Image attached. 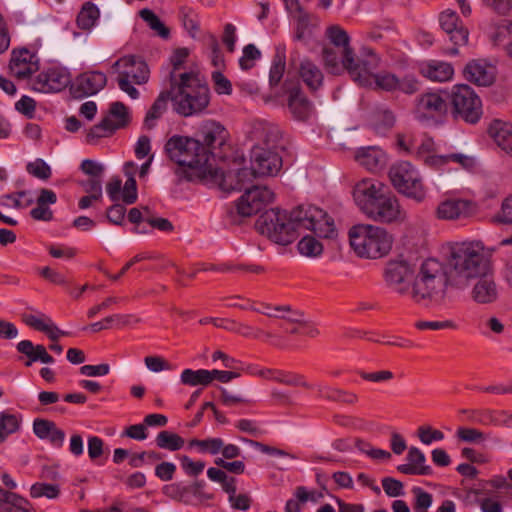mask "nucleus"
Instances as JSON below:
<instances>
[{
  "instance_id": "obj_35",
  "label": "nucleus",
  "mask_w": 512,
  "mask_h": 512,
  "mask_svg": "<svg viewBox=\"0 0 512 512\" xmlns=\"http://www.w3.org/2000/svg\"><path fill=\"white\" fill-rule=\"evenodd\" d=\"M206 483L203 480L195 481L189 485L181 486V500L185 505H198L205 500L212 499L211 494L204 491Z\"/></svg>"
},
{
  "instance_id": "obj_28",
  "label": "nucleus",
  "mask_w": 512,
  "mask_h": 512,
  "mask_svg": "<svg viewBox=\"0 0 512 512\" xmlns=\"http://www.w3.org/2000/svg\"><path fill=\"white\" fill-rule=\"evenodd\" d=\"M190 51L187 48H177L170 56V64L172 69L169 73L170 84L174 83L178 75L189 74L199 67L189 60Z\"/></svg>"
},
{
  "instance_id": "obj_42",
  "label": "nucleus",
  "mask_w": 512,
  "mask_h": 512,
  "mask_svg": "<svg viewBox=\"0 0 512 512\" xmlns=\"http://www.w3.org/2000/svg\"><path fill=\"white\" fill-rule=\"evenodd\" d=\"M20 428V419L15 414L7 412L0 413V444H2L8 436L17 432Z\"/></svg>"
},
{
  "instance_id": "obj_43",
  "label": "nucleus",
  "mask_w": 512,
  "mask_h": 512,
  "mask_svg": "<svg viewBox=\"0 0 512 512\" xmlns=\"http://www.w3.org/2000/svg\"><path fill=\"white\" fill-rule=\"evenodd\" d=\"M252 309L256 312L262 313L268 317L273 318H281L288 322H298L299 318L296 316H299L297 312H291L290 308L288 306H275L271 307L269 305H263V309L254 308Z\"/></svg>"
},
{
  "instance_id": "obj_6",
  "label": "nucleus",
  "mask_w": 512,
  "mask_h": 512,
  "mask_svg": "<svg viewBox=\"0 0 512 512\" xmlns=\"http://www.w3.org/2000/svg\"><path fill=\"white\" fill-rule=\"evenodd\" d=\"M450 285L449 273L443 263L435 258L423 261L411 285V299L420 305H441Z\"/></svg>"
},
{
  "instance_id": "obj_15",
  "label": "nucleus",
  "mask_w": 512,
  "mask_h": 512,
  "mask_svg": "<svg viewBox=\"0 0 512 512\" xmlns=\"http://www.w3.org/2000/svg\"><path fill=\"white\" fill-rule=\"evenodd\" d=\"M274 198V192L267 186H252L236 202V211L242 217H250L272 203Z\"/></svg>"
},
{
  "instance_id": "obj_24",
  "label": "nucleus",
  "mask_w": 512,
  "mask_h": 512,
  "mask_svg": "<svg viewBox=\"0 0 512 512\" xmlns=\"http://www.w3.org/2000/svg\"><path fill=\"white\" fill-rule=\"evenodd\" d=\"M227 131L220 123L207 120L203 122L197 132L202 145L208 149L209 156L216 147H221L227 139Z\"/></svg>"
},
{
  "instance_id": "obj_55",
  "label": "nucleus",
  "mask_w": 512,
  "mask_h": 512,
  "mask_svg": "<svg viewBox=\"0 0 512 512\" xmlns=\"http://www.w3.org/2000/svg\"><path fill=\"white\" fill-rule=\"evenodd\" d=\"M462 412L468 415L467 420L471 423L492 426V409L463 410Z\"/></svg>"
},
{
  "instance_id": "obj_21",
  "label": "nucleus",
  "mask_w": 512,
  "mask_h": 512,
  "mask_svg": "<svg viewBox=\"0 0 512 512\" xmlns=\"http://www.w3.org/2000/svg\"><path fill=\"white\" fill-rule=\"evenodd\" d=\"M285 89L288 94L287 106L292 117L299 121L309 119L313 114V105L302 89L298 85L289 86L288 83H285Z\"/></svg>"
},
{
  "instance_id": "obj_59",
  "label": "nucleus",
  "mask_w": 512,
  "mask_h": 512,
  "mask_svg": "<svg viewBox=\"0 0 512 512\" xmlns=\"http://www.w3.org/2000/svg\"><path fill=\"white\" fill-rule=\"evenodd\" d=\"M285 72V60L276 55L272 61V65L269 72V82L270 85L276 86L281 81Z\"/></svg>"
},
{
  "instance_id": "obj_32",
  "label": "nucleus",
  "mask_w": 512,
  "mask_h": 512,
  "mask_svg": "<svg viewBox=\"0 0 512 512\" xmlns=\"http://www.w3.org/2000/svg\"><path fill=\"white\" fill-rule=\"evenodd\" d=\"M488 133L506 153L512 154V125L499 119L491 122Z\"/></svg>"
},
{
  "instance_id": "obj_53",
  "label": "nucleus",
  "mask_w": 512,
  "mask_h": 512,
  "mask_svg": "<svg viewBox=\"0 0 512 512\" xmlns=\"http://www.w3.org/2000/svg\"><path fill=\"white\" fill-rule=\"evenodd\" d=\"M26 170L29 174L41 180L49 179L52 174L50 166L40 158L29 162L26 166Z\"/></svg>"
},
{
  "instance_id": "obj_26",
  "label": "nucleus",
  "mask_w": 512,
  "mask_h": 512,
  "mask_svg": "<svg viewBox=\"0 0 512 512\" xmlns=\"http://www.w3.org/2000/svg\"><path fill=\"white\" fill-rule=\"evenodd\" d=\"M296 69L299 79L311 92H315L323 86L324 73L314 61L307 58L302 59Z\"/></svg>"
},
{
  "instance_id": "obj_30",
  "label": "nucleus",
  "mask_w": 512,
  "mask_h": 512,
  "mask_svg": "<svg viewBox=\"0 0 512 512\" xmlns=\"http://www.w3.org/2000/svg\"><path fill=\"white\" fill-rule=\"evenodd\" d=\"M464 73L468 81L478 86H489L494 81V68L480 61L468 63Z\"/></svg>"
},
{
  "instance_id": "obj_8",
  "label": "nucleus",
  "mask_w": 512,
  "mask_h": 512,
  "mask_svg": "<svg viewBox=\"0 0 512 512\" xmlns=\"http://www.w3.org/2000/svg\"><path fill=\"white\" fill-rule=\"evenodd\" d=\"M348 235L351 248L361 258L384 257L393 245V236L385 228L371 224L354 225Z\"/></svg>"
},
{
  "instance_id": "obj_33",
  "label": "nucleus",
  "mask_w": 512,
  "mask_h": 512,
  "mask_svg": "<svg viewBox=\"0 0 512 512\" xmlns=\"http://www.w3.org/2000/svg\"><path fill=\"white\" fill-rule=\"evenodd\" d=\"M478 278L472 290V298L481 304L494 302L498 297V290L492 276L489 273Z\"/></svg>"
},
{
  "instance_id": "obj_45",
  "label": "nucleus",
  "mask_w": 512,
  "mask_h": 512,
  "mask_svg": "<svg viewBox=\"0 0 512 512\" xmlns=\"http://www.w3.org/2000/svg\"><path fill=\"white\" fill-rule=\"evenodd\" d=\"M298 251L306 257H318L323 252V245L312 236L303 237L297 244Z\"/></svg>"
},
{
  "instance_id": "obj_63",
  "label": "nucleus",
  "mask_w": 512,
  "mask_h": 512,
  "mask_svg": "<svg viewBox=\"0 0 512 512\" xmlns=\"http://www.w3.org/2000/svg\"><path fill=\"white\" fill-rule=\"evenodd\" d=\"M381 483L384 492L389 497H398L404 495V487L401 481L392 477H385L382 479Z\"/></svg>"
},
{
  "instance_id": "obj_50",
  "label": "nucleus",
  "mask_w": 512,
  "mask_h": 512,
  "mask_svg": "<svg viewBox=\"0 0 512 512\" xmlns=\"http://www.w3.org/2000/svg\"><path fill=\"white\" fill-rule=\"evenodd\" d=\"M140 17L148 24V26L154 30L162 38L169 36V29L161 22L158 16L149 9H142Z\"/></svg>"
},
{
  "instance_id": "obj_20",
  "label": "nucleus",
  "mask_w": 512,
  "mask_h": 512,
  "mask_svg": "<svg viewBox=\"0 0 512 512\" xmlns=\"http://www.w3.org/2000/svg\"><path fill=\"white\" fill-rule=\"evenodd\" d=\"M3 485L9 490H5L0 486V507L7 512H30L29 502L20 495L11 490L17 487L16 482L10 474L3 472L1 474Z\"/></svg>"
},
{
  "instance_id": "obj_31",
  "label": "nucleus",
  "mask_w": 512,
  "mask_h": 512,
  "mask_svg": "<svg viewBox=\"0 0 512 512\" xmlns=\"http://www.w3.org/2000/svg\"><path fill=\"white\" fill-rule=\"evenodd\" d=\"M355 159L361 166L373 172L386 163L385 152L376 146L360 148L355 154Z\"/></svg>"
},
{
  "instance_id": "obj_10",
  "label": "nucleus",
  "mask_w": 512,
  "mask_h": 512,
  "mask_svg": "<svg viewBox=\"0 0 512 512\" xmlns=\"http://www.w3.org/2000/svg\"><path fill=\"white\" fill-rule=\"evenodd\" d=\"M393 187L402 195L417 203L426 198V188L418 170L409 162L403 161L393 165L389 170Z\"/></svg>"
},
{
  "instance_id": "obj_25",
  "label": "nucleus",
  "mask_w": 512,
  "mask_h": 512,
  "mask_svg": "<svg viewBox=\"0 0 512 512\" xmlns=\"http://www.w3.org/2000/svg\"><path fill=\"white\" fill-rule=\"evenodd\" d=\"M475 212L473 202L464 199H447L437 207V217L443 220H456L471 216Z\"/></svg>"
},
{
  "instance_id": "obj_36",
  "label": "nucleus",
  "mask_w": 512,
  "mask_h": 512,
  "mask_svg": "<svg viewBox=\"0 0 512 512\" xmlns=\"http://www.w3.org/2000/svg\"><path fill=\"white\" fill-rule=\"evenodd\" d=\"M169 100H171V97L168 91H162L158 95L144 118L145 128L153 129L156 126L157 121L166 112Z\"/></svg>"
},
{
  "instance_id": "obj_18",
  "label": "nucleus",
  "mask_w": 512,
  "mask_h": 512,
  "mask_svg": "<svg viewBox=\"0 0 512 512\" xmlns=\"http://www.w3.org/2000/svg\"><path fill=\"white\" fill-rule=\"evenodd\" d=\"M39 69V58L27 48L13 49L9 61V71L17 79H26Z\"/></svg>"
},
{
  "instance_id": "obj_19",
  "label": "nucleus",
  "mask_w": 512,
  "mask_h": 512,
  "mask_svg": "<svg viewBox=\"0 0 512 512\" xmlns=\"http://www.w3.org/2000/svg\"><path fill=\"white\" fill-rule=\"evenodd\" d=\"M212 172L220 174L221 179L219 181H208L207 185L218 186L224 191L244 189L246 185L252 183L254 178L259 176L252 166L250 168L238 169L236 172L230 171L229 173H224L222 170L214 167Z\"/></svg>"
},
{
  "instance_id": "obj_39",
  "label": "nucleus",
  "mask_w": 512,
  "mask_h": 512,
  "mask_svg": "<svg viewBox=\"0 0 512 512\" xmlns=\"http://www.w3.org/2000/svg\"><path fill=\"white\" fill-rule=\"evenodd\" d=\"M181 383L188 386L207 387L212 383V377L209 370L206 369H184L180 375Z\"/></svg>"
},
{
  "instance_id": "obj_62",
  "label": "nucleus",
  "mask_w": 512,
  "mask_h": 512,
  "mask_svg": "<svg viewBox=\"0 0 512 512\" xmlns=\"http://www.w3.org/2000/svg\"><path fill=\"white\" fill-rule=\"evenodd\" d=\"M418 437L425 445H430L434 441L444 439V434L440 430L432 429L430 426H420L418 428Z\"/></svg>"
},
{
  "instance_id": "obj_57",
  "label": "nucleus",
  "mask_w": 512,
  "mask_h": 512,
  "mask_svg": "<svg viewBox=\"0 0 512 512\" xmlns=\"http://www.w3.org/2000/svg\"><path fill=\"white\" fill-rule=\"evenodd\" d=\"M355 446L357 447V449L360 452L368 455L370 458L375 459V460H384V459H389L391 457V454L388 451L383 450V449L373 448L371 446V444H369L365 441H362V440H356Z\"/></svg>"
},
{
  "instance_id": "obj_12",
  "label": "nucleus",
  "mask_w": 512,
  "mask_h": 512,
  "mask_svg": "<svg viewBox=\"0 0 512 512\" xmlns=\"http://www.w3.org/2000/svg\"><path fill=\"white\" fill-rule=\"evenodd\" d=\"M450 98L454 112L464 121L475 124L480 120L483 114L482 102L470 86H454Z\"/></svg>"
},
{
  "instance_id": "obj_11",
  "label": "nucleus",
  "mask_w": 512,
  "mask_h": 512,
  "mask_svg": "<svg viewBox=\"0 0 512 512\" xmlns=\"http://www.w3.org/2000/svg\"><path fill=\"white\" fill-rule=\"evenodd\" d=\"M264 142L267 147L255 145L251 149L250 161L259 176H274L282 167V159L277 152L269 147L277 138V133L271 127H264Z\"/></svg>"
},
{
  "instance_id": "obj_29",
  "label": "nucleus",
  "mask_w": 512,
  "mask_h": 512,
  "mask_svg": "<svg viewBox=\"0 0 512 512\" xmlns=\"http://www.w3.org/2000/svg\"><path fill=\"white\" fill-rule=\"evenodd\" d=\"M423 156V163L434 169H442L450 162L457 163L463 168L472 167L474 164L473 158L461 153H451L447 155H438L433 153Z\"/></svg>"
},
{
  "instance_id": "obj_3",
  "label": "nucleus",
  "mask_w": 512,
  "mask_h": 512,
  "mask_svg": "<svg viewBox=\"0 0 512 512\" xmlns=\"http://www.w3.org/2000/svg\"><path fill=\"white\" fill-rule=\"evenodd\" d=\"M491 254L480 241H463L450 247L446 258L450 286L465 289L472 280L491 273Z\"/></svg>"
},
{
  "instance_id": "obj_64",
  "label": "nucleus",
  "mask_w": 512,
  "mask_h": 512,
  "mask_svg": "<svg viewBox=\"0 0 512 512\" xmlns=\"http://www.w3.org/2000/svg\"><path fill=\"white\" fill-rule=\"evenodd\" d=\"M177 467L172 462H161L155 467V476L161 481L168 482L174 478Z\"/></svg>"
},
{
  "instance_id": "obj_16",
  "label": "nucleus",
  "mask_w": 512,
  "mask_h": 512,
  "mask_svg": "<svg viewBox=\"0 0 512 512\" xmlns=\"http://www.w3.org/2000/svg\"><path fill=\"white\" fill-rule=\"evenodd\" d=\"M413 269L405 261H391L384 270V279L388 286L401 295L411 298L410 281L413 277Z\"/></svg>"
},
{
  "instance_id": "obj_27",
  "label": "nucleus",
  "mask_w": 512,
  "mask_h": 512,
  "mask_svg": "<svg viewBox=\"0 0 512 512\" xmlns=\"http://www.w3.org/2000/svg\"><path fill=\"white\" fill-rule=\"evenodd\" d=\"M419 72L422 76L434 82L449 81L454 75L452 65L439 60H430L421 63Z\"/></svg>"
},
{
  "instance_id": "obj_4",
  "label": "nucleus",
  "mask_w": 512,
  "mask_h": 512,
  "mask_svg": "<svg viewBox=\"0 0 512 512\" xmlns=\"http://www.w3.org/2000/svg\"><path fill=\"white\" fill-rule=\"evenodd\" d=\"M355 203L369 219L383 223H403L407 212L396 196L387 192L385 186L375 179L359 181L353 191Z\"/></svg>"
},
{
  "instance_id": "obj_2",
  "label": "nucleus",
  "mask_w": 512,
  "mask_h": 512,
  "mask_svg": "<svg viewBox=\"0 0 512 512\" xmlns=\"http://www.w3.org/2000/svg\"><path fill=\"white\" fill-rule=\"evenodd\" d=\"M168 157L178 165L176 174L187 181H199L207 184L208 181H219L220 174L213 171L209 162V151L200 139L172 136L165 145Z\"/></svg>"
},
{
  "instance_id": "obj_37",
  "label": "nucleus",
  "mask_w": 512,
  "mask_h": 512,
  "mask_svg": "<svg viewBox=\"0 0 512 512\" xmlns=\"http://www.w3.org/2000/svg\"><path fill=\"white\" fill-rule=\"evenodd\" d=\"M104 118L115 131L126 127L131 119L128 107L119 101L110 104L109 112Z\"/></svg>"
},
{
  "instance_id": "obj_48",
  "label": "nucleus",
  "mask_w": 512,
  "mask_h": 512,
  "mask_svg": "<svg viewBox=\"0 0 512 512\" xmlns=\"http://www.w3.org/2000/svg\"><path fill=\"white\" fill-rule=\"evenodd\" d=\"M414 496L413 510L414 512H428L433 503L432 494L426 492L421 487L415 486L411 489Z\"/></svg>"
},
{
  "instance_id": "obj_60",
  "label": "nucleus",
  "mask_w": 512,
  "mask_h": 512,
  "mask_svg": "<svg viewBox=\"0 0 512 512\" xmlns=\"http://www.w3.org/2000/svg\"><path fill=\"white\" fill-rule=\"evenodd\" d=\"M211 79L214 90L217 94L230 95L232 93V84L220 71L212 72Z\"/></svg>"
},
{
  "instance_id": "obj_22",
  "label": "nucleus",
  "mask_w": 512,
  "mask_h": 512,
  "mask_svg": "<svg viewBox=\"0 0 512 512\" xmlns=\"http://www.w3.org/2000/svg\"><path fill=\"white\" fill-rule=\"evenodd\" d=\"M107 83V77L100 71H87L80 74L72 86L74 95L82 98L97 94Z\"/></svg>"
},
{
  "instance_id": "obj_23",
  "label": "nucleus",
  "mask_w": 512,
  "mask_h": 512,
  "mask_svg": "<svg viewBox=\"0 0 512 512\" xmlns=\"http://www.w3.org/2000/svg\"><path fill=\"white\" fill-rule=\"evenodd\" d=\"M439 22L441 28L449 35L450 41L456 46L467 43L469 32L454 10L446 9L441 12Z\"/></svg>"
},
{
  "instance_id": "obj_5",
  "label": "nucleus",
  "mask_w": 512,
  "mask_h": 512,
  "mask_svg": "<svg viewBox=\"0 0 512 512\" xmlns=\"http://www.w3.org/2000/svg\"><path fill=\"white\" fill-rule=\"evenodd\" d=\"M168 92L174 110L184 117L203 112L210 103V89L200 69L178 75Z\"/></svg>"
},
{
  "instance_id": "obj_7",
  "label": "nucleus",
  "mask_w": 512,
  "mask_h": 512,
  "mask_svg": "<svg viewBox=\"0 0 512 512\" xmlns=\"http://www.w3.org/2000/svg\"><path fill=\"white\" fill-rule=\"evenodd\" d=\"M379 66V58L368 49L366 58L362 61V65L358 73H352V80L360 86L378 89L386 92H401L403 94H415L419 88L420 83L414 75H405L402 78L394 73L382 71L374 73L373 71Z\"/></svg>"
},
{
  "instance_id": "obj_49",
  "label": "nucleus",
  "mask_w": 512,
  "mask_h": 512,
  "mask_svg": "<svg viewBox=\"0 0 512 512\" xmlns=\"http://www.w3.org/2000/svg\"><path fill=\"white\" fill-rule=\"evenodd\" d=\"M30 495L32 498L56 499L60 495V488L56 484L37 482L31 486Z\"/></svg>"
},
{
  "instance_id": "obj_52",
  "label": "nucleus",
  "mask_w": 512,
  "mask_h": 512,
  "mask_svg": "<svg viewBox=\"0 0 512 512\" xmlns=\"http://www.w3.org/2000/svg\"><path fill=\"white\" fill-rule=\"evenodd\" d=\"M261 57V52L254 44H248L243 48V54L239 59V65L243 70L254 67L255 61Z\"/></svg>"
},
{
  "instance_id": "obj_1",
  "label": "nucleus",
  "mask_w": 512,
  "mask_h": 512,
  "mask_svg": "<svg viewBox=\"0 0 512 512\" xmlns=\"http://www.w3.org/2000/svg\"><path fill=\"white\" fill-rule=\"evenodd\" d=\"M256 227L262 235L283 246L291 244L298 237L300 229L311 230L322 238L336 235L334 220L313 205H301L291 211L278 208L267 210L258 218Z\"/></svg>"
},
{
  "instance_id": "obj_51",
  "label": "nucleus",
  "mask_w": 512,
  "mask_h": 512,
  "mask_svg": "<svg viewBox=\"0 0 512 512\" xmlns=\"http://www.w3.org/2000/svg\"><path fill=\"white\" fill-rule=\"evenodd\" d=\"M481 487L491 489L494 493L512 498V484L504 476H494Z\"/></svg>"
},
{
  "instance_id": "obj_17",
  "label": "nucleus",
  "mask_w": 512,
  "mask_h": 512,
  "mask_svg": "<svg viewBox=\"0 0 512 512\" xmlns=\"http://www.w3.org/2000/svg\"><path fill=\"white\" fill-rule=\"evenodd\" d=\"M69 72L61 67H51L41 71L32 81V89L41 93H55L66 88L70 83Z\"/></svg>"
},
{
  "instance_id": "obj_38",
  "label": "nucleus",
  "mask_w": 512,
  "mask_h": 512,
  "mask_svg": "<svg viewBox=\"0 0 512 512\" xmlns=\"http://www.w3.org/2000/svg\"><path fill=\"white\" fill-rule=\"evenodd\" d=\"M491 40L495 45L505 47L508 55L512 57V23L510 21L503 20L497 25Z\"/></svg>"
},
{
  "instance_id": "obj_40",
  "label": "nucleus",
  "mask_w": 512,
  "mask_h": 512,
  "mask_svg": "<svg viewBox=\"0 0 512 512\" xmlns=\"http://www.w3.org/2000/svg\"><path fill=\"white\" fill-rule=\"evenodd\" d=\"M155 442L158 448L171 452L178 451L185 445L184 438L168 430L160 431L155 438Z\"/></svg>"
},
{
  "instance_id": "obj_46",
  "label": "nucleus",
  "mask_w": 512,
  "mask_h": 512,
  "mask_svg": "<svg viewBox=\"0 0 512 512\" xmlns=\"http://www.w3.org/2000/svg\"><path fill=\"white\" fill-rule=\"evenodd\" d=\"M326 36L336 49L345 50V48H351L347 32L338 25L328 27L326 29Z\"/></svg>"
},
{
  "instance_id": "obj_54",
  "label": "nucleus",
  "mask_w": 512,
  "mask_h": 512,
  "mask_svg": "<svg viewBox=\"0 0 512 512\" xmlns=\"http://www.w3.org/2000/svg\"><path fill=\"white\" fill-rule=\"evenodd\" d=\"M406 459L412 466L418 467L419 469L425 471V476L432 473V468L429 465H426V457L424 453L417 447H411L409 449Z\"/></svg>"
},
{
  "instance_id": "obj_56",
  "label": "nucleus",
  "mask_w": 512,
  "mask_h": 512,
  "mask_svg": "<svg viewBox=\"0 0 512 512\" xmlns=\"http://www.w3.org/2000/svg\"><path fill=\"white\" fill-rule=\"evenodd\" d=\"M114 132L115 130L106 121V119L103 118L99 124L94 125L92 128H90L86 136L87 142L93 143L95 140L110 136Z\"/></svg>"
},
{
  "instance_id": "obj_34",
  "label": "nucleus",
  "mask_w": 512,
  "mask_h": 512,
  "mask_svg": "<svg viewBox=\"0 0 512 512\" xmlns=\"http://www.w3.org/2000/svg\"><path fill=\"white\" fill-rule=\"evenodd\" d=\"M470 493L475 496L482 512H503L501 499L505 496L494 493L486 487L472 488Z\"/></svg>"
},
{
  "instance_id": "obj_9",
  "label": "nucleus",
  "mask_w": 512,
  "mask_h": 512,
  "mask_svg": "<svg viewBox=\"0 0 512 512\" xmlns=\"http://www.w3.org/2000/svg\"><path fill=\"white\" fill-rule=\"evenodd\" d=\"M112 72L117 74V83L120 90L127 93L130 98L137 99L139 91L134 85H142L149 79L147 64L134 55H127L115 61L111 66Z\"/></svg>"
},
{
  "instance_id": "obj_47",
  "label": "nucleus",
  "mask_w": 512,
  "mask_h": 512,
  "mask_svg": "<svg viewBox=\"0 0 512 512\" xmlns=\"http://www.w3.org/2000/svg\"><path fill=\"white\" fill-rule=\"evenodd\" d=\"M490 434L484 433L476 428L459 427L456 437L466 443L481 444L489 438Z\"/></svg>"
},
{
  "instance_id": "obj_14",
  "label": "nucleus",
  "mask_w": 512,
  "mask_h": 512,
  "mask_svg": "<svg viewBox=\"0 0 512 512\" xmlns=\"http://www.w3.org/2000/svg\"><path fill=\"white\" fill-rule=\"evenodd\" d=\"M448 111V93L431 91L416 98L414 115L419 120L437 119Z\"/></svg>"
},
{
  "instance_id": "obj_58",
  "label": "nucleus",
  "mask_w": 512,
  "mask_h": 512,
  "mask_svg": "<svg viewBox=\"0 0 512 512\" xmlns=\"http://www.w3.org/2000/svg\"><path fill=\"white\" fill-rule=\"evenodd\" d=\"M50 317L46 314H23L22 320L23 322L33 328L36 331L43 332L46 329L48 322L50 321Z\"/></svg>"
},
{
  "instance_id": "obj_61",
  "label": "nucleus",
  "mask_w": 512,
  "mask_h": 512,
  "mask_svg": "<svg viewBox=\"0 0 512 512\" xmlns=\"http://www.w3.org/2000/svg\"><path fill=\"white\" fill-rule=\"evenodd\" d=\"M6 199L11 201L15 208H27L35 201L34 195L30 191H20L7 195Z\"/></svg>"
},
{
  "instance_id": "obj_13",
  "label": "nucleus",
  "mask_w": 512,
  "mask_h": 512,
  "mask_svg": "<svg viewBox=\"0 0 512 512\" xmlns=\"http://www.w3.org/2000/svg\"><path fill=\"white\" fill-rule=\"evenodd\" d=\"M364 59L356 57L352 48L345 50L332 47L323 49V61L327 71L333 75H341L347 71L352 78V73H358Z\"/></svg>"
},
{
  "instance_id": "obj_41",
  "label": "nucleus",
  "mask_w": 512,
  "mask_h": 512,
  "mask_svg": "<svg viewBox=\"0 0 512 512\" xmlns=\"http://www.w3.org/2000/svg\"><path fill=\"white\" fill-rule=\"evenodd\" d=\"M99 18V9L91 2L83 5L77 16V25L84 30L91 29Z\"/></svg>"
},
{
  "instance_id": "obj_44",
  "label": "nucleus",
  "mask_w": 512,
  "mask_h": 512,
  "mask_svg": "<svg viewBox=\"0 0 512 512\" xmlns=\"http://www.w3.org/2000/svg\"><path fill=\"white\" fill-rule=\"evenodd\" d=\"M189 448L196 447L200 453L217 455L222 448L221 438L191 439L188 442Z\"/></svg>"
}]
</instances>
